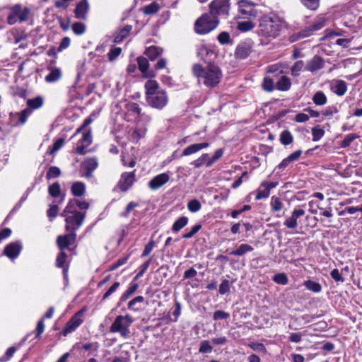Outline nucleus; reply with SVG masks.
I'll use <instances>...</instances> for the list:
<instances>
[{"instance_id": "1", "label": "nucleus", "mask_w": 362, "mask_h": 362, "mask_svg": "<svg viewBox=\"0 0 362 362\" xmlns=\"http://www.w3.org/2000/svg\"><path fill=\"white\" fill-rule=\"evenodd\" d=\"M284 26V22L276 16L264 15L259 19L257 35L262 44H267L276 38Z\"/></svg>"}, {"instance_id": "2", "label": "nucleus", "mask_w": 362, "mask_h": 362, "mask_svg": "<svg viewBox=\"0 0 362 362\" xmlns=\"http://www.w3.org/2000/svg\"><path fill=\"white\" fill-rule=\"evenodd\" d=\"M192 73L198 79L199 83L208 88L217 86L223 76L221 69L212 64L206 66H203L200 64H194L192 66Z\"/></svg>"}, {"instance_id": "3", "label": "nucleus", "mask_w": 362, "mask_h": 362, "mask_svg": "<svg viewBox=\"0 0 362 362\" xmlns=\"http://www.w3.org/2000/svg\"><path fill=\"white\" fill-rule=\"evenodd\" d=\"M219 24V18L214 17L211 13H204L194 23L195 32L199 35H204L214 30Z\"/></svg>"}, {"instance_id": "4", "label": "nucleus", "mask_w": 362, "mask_h": 362, "mask_svg": "<svg viewBox=\"0 0 362 362\" xmlns=\"http://www.w3.org/2000/svg\"><path fill=\"white\" fill-rule=\"evenodd\" d=\"M133 322V318L129 315H118L110 326V331L112 333H119L123 338H127L130 334L129 327Z\"/></svg>"}, {"instance_id": "5", "label": "nucleus", "mask_w": 362, "mask_h": 362, "mask_svg": "<svg viewBox=\"0 0 362 362\" xmlns=\"http://www.w3.org/2000/svg\"><path fill=\"white\" fill-rule=\"evenodd\" d=\"M305 214V211L300 209L295 208L291 212V215L287 216L284 221V226L289 230H291L293 233H299L297 229L299 228L300 230L307 229L308 225L303 226L301 223V218Z\"/></svg>"}, {"instance_id": "6", "label": "nucleus", "mask_w": 362, "mask_h": 362, "mask_svg": "<svg viewBox=\"0 0 362 362\" xmlns=\"http://www.w3.org/2000/svg\"><path fill=\"white\" fill-rule=\"evenodd\" d=\"M239 16L236 18H256L259 15L257 9L258 5L250 0H239L237 2Z\"/></svg>"}, {"instance_id": "7", "label": "nucleus", "mask_w": 362, "mask_h": 362, "mask_svg": "<svg viewBox=\"0 0 362 362\" xmlns=\"http://www.w3.org/2000/svg\"><path fill=\"white\" fill-rule=\"evenodd\" d=\"M30 14V8L27 7L23 8L20 4H16L9 9L7 23L9 25H14L17 22H25L28 20Z\"/></svg>"}, {"instance_id": "8", "label": "nucleus", "mask_w": 362, "mask_h": 362, "mask_svg": "<svg viewBox=\"0 0 362 362\" xmlns=\"http://www.w3.org/2000/svg\"><path fill=\"white\" fill-rule=\"evenodd\" d=\"M230 8V0H214L209 4V11L214 17H227Z\"/></svg>"}, {"instance_id": "9", "label": "nucleus", "mask_w": 362, "mask_h": 362, "mask_svg": "<svg viewBox=\"0 0 362 362\" xmlns=\"http://www.w3.org/2000/svg\"><path fill=\"white\" fill-rule=\"evenodd\" d=\"M147 103L153 108L162 110L168 103V96L165 90H160L146 98Z\"/></svg>"}, {"instance_id": "10", "label": "nucleus", "mask_w": 362, "mask_h": 362, "mask_svg": "<svg viewBox=\"0 0 362 362\" xmlns=\"http://www.w3.org/2000/svg\"><path fill=\"white\" fill-rule=\"evenodd\" d=\"M62 216L65 218L66 231L76 233L84 221L85 213H76L75 214L70 215L67 214L66 216Z\"/></svg>"}, {"instance_id": "11", "label": "nucleus", "mask_w": 362, "mask_h": 362, "mask_svg": "<svg viewBox=\"0 0 362 362\" xmlns=\"http://www.w3.org/2000/svg\"><path fill=\"white\" fill-rule=\"evenodd\" d=\"M84 313V309L80 310L76 313L66 323L62 334L64 336L75 331L83 322L82 316Z\"/></svg>"}, {"instance_id": "12", "label": "nucleus", "mask_w": 362, "mask_h": 362, "mask_svg": "<svg viewBox=\"0 0 362 362\" xmlns=\"http://www.w3.org/2000/svg\"><path fill=\"white\" fill-rule=\"evenodd\" d=\"M92 132L89 129L82 133L81 139L78 141L76 147V151L79 155H84L87 153L86 148L92 144Z\"/></svg>"}, {"instance_id": "13", "label": "nucleus", "mask_w": 362, "mask_h": 362, "mask_svg": "<svg viewBox=\"0 0 362 362\" xmlns=\"http://www.w3.org/2000/svg\"><path fill=\"white\" fill-rule=\"evenodd\" d=\"M30 115L31 110L29 109H24L18 112H11L9 117L10 124L13 127L23 124Z\"/></svg>"}, {"instance_id": "14", "label": "nucleus", "mask_w": 362, "mask_h": 362, "mask_svg": "<svg viewBox=\"0 0 362 362\" xmlns=\"http://www.w3.org/2000/svg\"><path fill=\"white\" fill-rule=\"evenodd\" d=\"M76 239V233L69 232V234L59 235L57 238V244L60 251H64L71 245L74 244Z\"/></svg>"}, {"instance_id": "15", "label": "nucleus", "mask_w": 362, "mask_h": 362, "mask_svg": "<svg viewBox=\"0 0 362 362\" xmlns=\"http://www.w3.org/2000/svg\"><path fill=\"white\" fill-rule=\"evenodd\" d=\"M326 18L325 17L318 18L312 25L303 30L300 35L302 37H306L311 35L315 31L319 30L326 25Z\"/></svg>"}, {"instance_id": "16", "label": "nucleus", "mask_w": 362, "mask_h": 362, "mask_svg": "<svg viewBox=\"0 0 362 362\" xmlns=\"http://www.w3.org/2000/svg\"><path fill=\"white\" fill-rule=\"evenodd\" d=\"M325 60L320 56L315 55L305 63V71L315 73L324 68Z\"/></svg>"}, {"instance_id": "17", "label": "nucleus", "mask_w": 362, "mask_h": 362, "mask_svg": "<svg viewBox=\"0 0 362 362\" xmlns=\"http://www.w3.org/2000/svg\"><path fill=\"white\" fill-rule=\"evenodd\" d=\"M135 181L134 172L124 173L117 184L118 187L122 191H127Z\"/></svg>"}, {"instance_id": "18", "label": "nucleus", "mask_w": 362, "mask_h": 362, "mask_svg": "<svg viewBox=\"0 0 362 362\" xmlns=\"http://www.w3.org/2000/svg\"><path fill=\"white\" fill-rule=\"evenodd\" d=\"M169 180L170 175L168 173H160L149 181L148 187L153 190H156L167 183Z\"/></svg>"}, {"instance_id": "19", "label": "nucleus", "mask_w": 362, "mask_h": 362, "mask_svg": "<svg viewBox=\"0 0 362 362\" xmlns=\"http://www.w3.org/2000/svg\"><path fill=\"white\" fill-rule=\"evenodd\" d=\"M98 165V160L95 158H89L85 159L81 163L82 168L86 170L83 176L86 178L91 177L93 175V172L97 168Z\"/></svg>"}, {"instance_id": "20", "label": "nucleus", "mask_w": 362, "mask_h": 362, "mask_svg": "<svg viewBox=\"0 0 362 362\" xmlns=\"http://www.w3.org/2000/svg\"><path fill=\"white\" fill-rule=\"evenodd\" d=\"M22 250V245L20 243H11L7 245L4 250V253L11 259H16Z\"/></svg>"}, {"instance_id": "21", "label": "nucleus", "mask_w": 362, "mask_h": 362, "mask_svg": "<svg viewBox=\"0 0 362 362\" xmlns=\"http://www.w3.org/2000/svg\"><path fill=\"white\" fill-rule=\"evenodd\" d=\"M139 69L145 78H152L155 76L153 71L149 70V62L148 59L144 57L137 58Z\"/></svg>"}, {"instance_id": "22", "label": "nucleus", "mask_w": 362, "mask_h": 362, "mask_svg": "<svg viewBox=\"0 0 362 362\" xmlns=\"http://www.w3.org/2000/svg\"><path fill=\"white\" fill-rule=\"evenodd\" d=\"M88 10L89 4L87 0L81 1L76 6L74 11L75 17L78 19L86 20Z\"/></svg>"}, {"instance_id": "23", "label": "nucleus", "mask_w": 362, "mask_h": 362, "mask_svg": "<svg viewBox=\"0 0 362 362\" xmlns=\"http://www.w3.org/2000/svg\"><path fill=\"white\" fill-rule=\"evenodd\" d=\"M251 50L252 46L250 43L243 42L236 47L235 55L238 59H244L250 55Z\"/></svg>"}, {"instance_id": "24", "label": "nucleus", "mask_w": 362, "mask_h": 362, "mask_svg": "<svg viewBox=\"0 0 362 362\" xmlns=\"http://www.w3.org/2000/svg\"><path fill=\"white\" fill-rule=\"evenodd\" d=\"M209 146V143L203 142L199 144H193L186 147L182 151L183 156H188L192 154L196 153L199 151L206 148Z\"/></svg>"}, {"instance_id": "25", "label": "nucleus", "mask_w": 362, "mask_h": 362, "mask_svg": "<svg viewBox=\"0 0 362 362\" xmlns=\"http://www.w3.org/2000/svg\"><path fill=\"white\" fill-rule=\"evenodd\" d=\"M331 90L336 95L342 96L347 90L346 83L343 80H335L331 84Z\"/></svg>"}, {"instance_id": "26", "label": "nucleus", "mask_w": 362, "mask_h": 362, "mask_svg": "<svg viewBox=\"0 0 362 362\" xmlns=\"http://www.w3.org/2000/svg\"><path fill=\"white\" fill-rule=\"evenodd\" d=\"M67 255L64 251H61L56 259V266L63 269V274L65 279L68 276V264H66Z\"/></svg>"}, {"instance_id": "27", "label": "nucleus", "mask_w": 362, "mask_h": 362, "mask_svg": "<svg viewBox=\"0 0 362 362\" xmlns=\"http://www.w3.org/2000/svg\"><path fill=\"white\" fill-rule=\"evenodd\" d=\"M49 194L54 198L61 197L59 204H61L64 199V194H62L61 186L59 182H54L48 187Z\"/></svg>"}, {"instance_id": "28", "label": "nucleus", "mask_w": 362, "mask_h": 362, "mask_svg": "<svg viewBox=\"0 0 362 362\" xmlns=\"http://www.w3.org/2000/svg\"><path fill=\"white\" fill-rule=\"evenodd\" d=\"M291 81L286 76H281L276 83V88L280 91H288L291 87Z\"/></svg>"}, {"instance_id": "29", "label": "nucleus", "mask_w": 362, "mask_h": 362, "mask_svg": "<svg viewBox=\"0 0 362 362\" xmlns=\"http://www.w3.org/2000/svg\"><path fill=\"white\" fill-rule=\"evenodd\" d=\"M49 73L45 76V81L48 83H54L59 81L62 75L59 68H50Z\"/></svg>"}, {"instance_id": "30", "label": "nucleus", "mask_w": 362, "mask_h": 362, "mask_svg": "<svg viewBox=\"0 0 362 362\" xmlns=\"http://www.w3.org/2000/svg\"><path fill=\"white\" fill-rule=\"evenodd\" d=\"M28 107L26 109H29L31 111L33 110H37L40 108L44 104V98L43 97L38 95L34 98L28 99L26 102Z\"/></svg>"}, {"instance_id": "31", "label": "nucleus", "mask_w": 362, "mask_h": 362, "mask_svg": "<svg viewBox=\"0 0 362 362\" xmlns=\"http://www.w3.org/2000/svg\"><path fill=\"white\" fill-rule=\"evenodd\" d=\"M146 98L154 94L156 92H159V85L155 80H148L145 83Z\"/></svg>"}, {"instance_id": "32", "label": "nucleus", "mask_w": 362, "mask_h": 362, "mask_svg": "<svg viewBox=\"0 0 362 362\" xmlns=\"http://www.w3.org/2000/svg\"><path fill=\"white\" fill-rule=\"evenodd\" d=\"M132 30V26L127 25L122 29H121L114 37V42L119 43L123 41L130 33Z\"/></svg>"}, {"instance_id": "33", "label": "nucleus", "mask_w": 362, "mask_h": 362, "mask_svg": "<svg viewBox=\"0 0 362 362\" xmlns=\"http://www.w3.org/2000/svg\"><path fill=\"white\" fill-rule=\"evenodd\" d=\"M71 192L75 197H81L85 194L86 185L82 182H75L71 187Z\"/></svg>"}, {"instance_id": "34", "label": "nucleus", "mask_w": 362, "mask_h": 362, "mask_svg": "<svg viewBox=\"0 0 362 362\" xmlns=\"http://www.w3.org/2000/svg\"><path fill=\"white\" fill-rule=\"evenodd\" d=\"M305 71V63L303 60H298L291 68V74L293 77H298L300 73Z\"/></svg>"}, {"instance_id": "35", "label": "nucleus", "mask_w": 362, "mask_h": 362, "mask_svg": "<svg viewBox=\"0 0 362 362\" xmlns=\"http://www.w3.org/2000/svg\"><path fill=\"white\" fill-rule=\"evenodd\" d=\"M125 108L127 113L134 115L136 118L140 117L141 109L137 103L132 102L127 103L125 105Z\"/></svg>"}, {"instance_id": "36", "label": "nucleus", "mask_w": 362, "mask_h": 362, "mask_svg": "<svg viewBox=\"0 0 362 362\" xmlns=\"http://www.w3.org/2000/svg\"><path fill=\"white\" fill-rule=\"evenodd\" d=\"M163 53V49L156 47L151 46L148 47L145 51V54L151 60L154 61L156 58Z\"/></svg>"}, {"instance_id": "37", "label": "nucleus", "mask_w": 362, "mask_h": 362, "mask_svg": "<svg viewBox=\"0 0 362 362\" xmlns=\"http://www.w3.org/2000/svg\"><path fill=\"white\" fill-rule=\"evenodd\" d=\"M270 207L272 212H279L284 208V203L279 197L272 196L270 199Z\"/></svg>"}, {"instance_id": "38", "label": "nucleus", "mask_w": 362, "mask_h": 362, "mask_svg": "<svg viewBox=\"0 0 362 362\" xmlns=\"http://www.w3.org/2000/svg\"><path fill=\"white\" fill-rule=\"evenodd\" d=\"M254 248L251 245L243 243L238 246L236 250L232 251L230 255L233 256H243L247 252H252Z\"/></svg>"}, {"instance_id": "39", "label": "nucleus", "mask_w": 362, "mask_h": 362, "mask_svg": "<svg viewBox=\"0 0 362 362\" xmlns=\"http://www.w3.org/2000/svg\"><path fill=\"white\" fill-rule=\"evenodd\" d=\"M76 199H72L69 201L66 206L61 214V216H66L67 214H75L76 213H81L76 210Z\"/></svg>"}, {"instance_id": "40", "label": "nucleus", "mask_w": 362, "mask_h": 362, "mask_svg": "<svg viewBox=\"0 0 362 362\" xmlns=\"http://www.w3.org/2000/svg\"><path fill=\"white\" fill-rule=\"evenodd\" d=\"M313 102L319 106L324 105L327 102V98L325 94L322 91L316 92L313 96Z\"/></svg>"}, {"instance_id": "41", "label": "nucleus", "mask_w": 362, "mask_h": 362, "mask_svg": "<svg viewBox=\"0 0 362 362\" xmlns=\"http://www.w3.org/2000/svg\"><path fill=\"white\" fill-rule=\"evenodd\" d=\"M188 223V218L186 216H181L177 219L173 225L172 230L175 233H177L182 228L187 226Z\"/></svg>"}, {"instance_id": "42", "label": "nucleus", "mask_w": 362, "mask_h": 362, "mask_svg": "<svg viewBox=\"0 0 362 362\" xmlns=\"http://www.w3.org/2000/svg\"><path fill=\"white\" fill-rule=\"evenodd\" d=\"M255 28V24L249 19L245 21H238L237 23V28L241 32H247Z\"/></svg>"}, {"instance_id": "43", "label": "nucleus", "mask_w": 362, "mask_h": 362, "mask_svg": "<svg viewBox=\"0 0 362 362\" xmlns=\"http://www.w3.org/2000/svg\"><path fill=\"white\" fill-rule=\"evenodd\" d=\"M279 140L283 145L287 146L293 143V137L288 130H284L280 134Z\"/></svg>"}, {"instance_id": "44", "label": "nucleus", "mask_w": 362, "mask_h": 362, "mask_svg": "<svg viewBox=\"0 0 362 362\" xmlns=\"http://www.w3.org/2000/svg\"><path fill=\"white\" fill-rule=\"evenodd\" d=\"M159 4L157 2L153 1L150 4L146 5L144 8H142V11L144 12V13L146 15H152L157 13L159 11Z\"/></svg>"}, {"instance_id": "45", "label": "nucleus", "mask_w": 362, "mask_h": 362, "mask_svg": "<svg viewBox=\"0 0 362 362\" xmlns=\"http://www.w3.org/2000/svg\"><path fill=\"white\" fill-rule=\"evenodd\" d=\"M305 288L314 293H320L322 290V286L316 281L312 280H308L304 282Z\"/></svg>"}, {"instance_id": "46", "label": "nucleus", "mask_w": 362, "mask_h": 362, "mask_svg": "<svg viewBox=\"0 0 362 362\" xmlns=\"http://www.w3.org/2000/svg\"><path fill=\"white\" fill-rule=\"evenodd\" d=\"M262 87L267 92H272L274 90V83L273 79L269 77H264L262 83Z\"/></svg>"}, {"instance_id": "47", "label": "nucleus", "mask_w": 362, "mask_h": 362, "mask_svg": "<svg viewBox=\"0 0 362 362\" xmlns=\"http://www.w3.org/2000/svg\"><path fill=\"white\" fill-rule=\"evenodd\" d=\"M223 155V150L220 148L217 149L215 152L214 156L211 157V158L208 159L207 162L206 163V167H211L215 162H216L218 160H219Z\"/></svg>"}, {"instance_id": "48", "label": "nucleus", "mask_w": 362, "mask_h": 362, "mask_svg": "<svg viewBox=\"0 0 362 362\" xmlns=\"http://www.w3.org/2000/svg\"><path fill=\"white\" fill-rule=\"evenodd\" d=\"M358 136L355 134H349L345 136L344 139L341 141L340 146L341 148H346Z\"/></svg>"}, {"instance_id": "49", "label": "nucleus", "mask_w": 362, "mask_h": 362, "mask_svg": "<svg viewBox=\"0 0 362 362\" xmlns=\"http://www.w3.org/2000/svg\"><path fill=\"white\" fill-rule=\"evenodd\" d=\"M61 175V170L58 167L52 166L50 167L46 174L47 180L58 177Z\"/></svg>"}, {"instance_id": "50", "label": "nucleus", "mask_w": 362, "mask_h": 362, "mask_svg": "<svg viewBox=\"0 0 362 362\" xmlns=\"http://www.w3.org/2000/svg\"><path fill=\"white\" fill-rule=\"evenodd\" d=\"M86 29V27L85 24L81 22H76L72 25V30L77 35H83Z\"/></svg>"}, {"instance_id": "51", "label": "nucleus", "mask_w": 362, "mask_h": 362, "mask_svg": "<svg viewBox=\"0 0 362 362\" xmlns=\"http://www.w3.org/2000/svg\"><path fill=\"white\" fill-rule=\"evenodd\" d=\"M213 350L212 346L210 344V341L208 340L202 341L200 343L199 351L202 354L211 353Z\"/></svg>"}, {"instance_id": "52", "label": "nucleus", "mask_w": 362, "mask_h": 362, "mask_svg": "<svg viewBox=\"0 0 362 362\" xmlns=\"http://www.w3.org/2000/svg\"><path fill=\"white\" fill-rule=\"evenodd\" d=\"M197 53L198 57H199L202 59H204L205 56L209 54L210 53H212V51L209 49L205 45L202 44L197 46Z\"/></svg>"}, {"instance_id": "53", "label": "nucleus", "mask_w": 362, "mask_h": 362, "mask_svg": "<svg viewBox=\"0 0 362 362\" xmlns=\"http://www.w3.org/2000/svg\"><path fill=\"white\" fill-rule=\"evenodd\" d=\"M208 157H209L208 153H204L199 158L194 160L192 163V165H193L194 166V168H199L202 167L203 165H206V163L208 160V159H207Z\"/></svg>"}, {"instance_id": "54", "label": "nucleus", "mask_w": 362, "mask_h": 362, "mask_svg": "<svg viewBox=\"0 0 362 362\" xmlns=\"http://www.w3.org/2000/svg\"><path fill=\"white\" fill-rule=\"evenodd\" d=\"M202 228L201 224H197L192 227L188 231L182 235V238L185 239H189L192 238L198 231Z\"/></svg>"}, {"instance_id": "55", "label": "nucleus", "mask_w": 362, "mask_h": 362, "mask_svg": "<svg viewBox=\"0 0 362 362\" xmlns=\"http://www.w3.org/2000/svg\"><path fill=\"white\" fill-rule=\"evenodd\" d=\"M301 3L310 10H316L319 7L320 0H300Z\"/></svg>"}, {"instance_id": "56", "label": "nucleus", "mask_w": 362, "mask_h": 362, "mask_svg": "<svg viewBox=\"0 0 362 362\" xmlns=\"http://www.w3.org/2000/svg\"><path fill=\"white\" fill-rule=\"evenodd\" d=\"M201 203L197 199L191 200L187 204L189 211L192 213L199 211L201 209Z\"/></svg>"}, {"instance_id": "57", "label": "nucleus", "mask_w": 362, "mask_h": 362, "mask_svg": "<svg viewBox=\"0 0 362 362\" xmlns=\"http://www.w3.org/2000/svg\"><path fill=\"white\" fill-rule=\"evenodd\" d=\"M325 134V131L319 127H315L312 129L313 141H319Z\"/></svg>"}, {"instance_id": "58", "label": "nucleus", "mask_w": 362, "mask_h": 362, "mask_svg": "<svg viewBox=\"0 0 362 362\" xmlns=\"http://www.w3.org/2000/svg\"><path fill=\"white\" fill-rule=\"evenodd\" d=\"M273 281L279 284L286 285L288 282L287 276L284 273H279L274 276Z\"/></svg>"}, {"instance_id": "59", "label": "nucleus", "mask_w": 362, "mask_h": 362, "mask_svg": "<svg viewBox=\"0 0 362 362\" xmlns=\"http://www.w3.org/2000/svg\"><path fill=\"white\" fill-rule=\"evenodd\" d=\"M122 49L119 47L112 48L107 54L108 60L113 62L120 55Z\"/></svg>"}, {"instance_id": "60", "label": "nucleus", "mask_w": 362, "mask_h": 362, "mask_svg": "<svg viewBox=\"0 0 362 362\" xmlns=\"http://www.w3.org/2000/svg\"><path fill=\"white\" fill-rule=\"evenodd\" d=\"M58 204H51L49 205V208L47 211V216L49 220L52 221L54 217L57 216L58 214Z\"/></svg>"}, {"instance_id": "61", "label": "nucleus", "mask_w": 362, "mask_h": 362, "mask_svg": "<svg viewBox=\"0 0 362 362\" xmlns=\"http://www.w3.org/2000/svg\"><path fill=\"white\" fill-rule=\"evenodd\" d=\"M119 285V282H115L105 293V294L103 296V300H105L107 299L112 293H114L117 290Z\"/></svg>"}, {"instance_id": "62", "label": "nucleus", "mask_w": 362, "mask_h": 362, "mask_svg": "<svg viewBox=\"0 0 362 362\" xmlns=\"http://www.w3.org/2000/svg\"><path fill=\"white\" fill-rule=\"evenodd\" d=\"M249 347H250L252 350L255 351H260L262 353H267V349L264 345L262 343H250L247 344Z\"/></svg>"}, {"instance_id": "63", "label": "nucleus", "mask_w": 362, "mask_h": 362, "mask_svg": "<svg viewBox=\"0 0 362 362\" xmlns=\"http://www.w3.org/2000/svg\"><path fill=\"white\" fill-rule=\"evenodd\" d=\"M230 317V314L223 310H216L214 312L213 318L214 320H226Z\"/></svg>"}, {"instance_id": "64", "label": "nucleus", "mask_w": 362, "mask_h": 362, "mask_svg": "<svg viewBox=\"0 0 362 362\" xmlns=\"http://www.w3.org/2000/svg\"><path fill=\"white\" fill-rule=\"evenodd\" d=\"M64 139H58L54 143L52 148L49 151V154L55 153L57 151H59L62 148V146L64 145Z\"/></svg>"}]
</instances>
